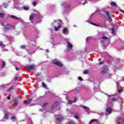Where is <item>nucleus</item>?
<instances>
[{
    "instance_id": "f3484780",
    "label": "nucleus",
    "mask_w": 124,
    "mask_h": 124,
    "mask_svg": "<svg viewBox=\"0 0 124 124\" xmlns=\"http://www.w3.org/2000/svg\"><path fill=\"white\" fill-rule=\"evenodd\" d=\"M105 13L107 15V16L108 17V19H109V20H110V21H112V15H111V14H110V13H109V12L108 11H106Z\"/></svg>"
},
{
    "instance_id": "a878e982",
    "label": "nucleus",
    "mask_w": 124,
    "mask_h": 124,
    "mask_svg": "<svg viewBox=\"0 0 124 124\" xmlns=\"http://www.w3.org/2000/svg\"><path fill=\"white\" fill-rule=\"evenodd\" d=\"M87 1H88V0H81L80 3L83 4V5H85V4L88 2Z\"/></svg>"
},
{
    "instance_id": "5fc2aeb1",
    "label": "nucleus",
    "mask_w": 124,
    "mask_h": 124,
    "mask_svg": "<svg viewBox=\"0 0 124 124\" xmlns=\"http://www.w3.org/2000/svg\"><path fill=\"white\" fill-rule=\"evenodd\" d=\"M16 70L18 71V70H20V68H18V67L16 66Z\"/></svg>"
},
{
    "instance_id": "69168bd1",
    "label": "nucleus",
    "mask_w": 124,
    "mask_h": 124,
    "mask_svg": "<svg viewBox=\"0 0 124 124\" xmlns=\"http://www.w3.org/2000/svg\"><path fill=\"white\" fill-rule=\"evenodd\" d=\"M120 107H123V104H120Z\"/></svg>"
},
{
    "instance_id": "c03bdc74",
    "label": "nucleus",
    "mask_w": 124,
    "mask_h": 124,
    "mask_svg": "<svg viewBox=\"0 0 124 124\" xmlns=\"http://www.w3.org/2000/svg\"><path fill=\"white\" fill-rule=\"evenodd\" d=\"M74 118H75V119H76L77 120H78L79 119V115H76L74 116Z\"/></svg>"
},
{
    "instance_id": "774afa93",
    "label": "nucleus",
    "mask_w": 124,
    "mask_h": 124,
    "mask_svg": "<svg viewBox=\"0 0 124 124\" xmlns=\"http://www.w3.org/2000/svg\"><path fill=\"white\" fill-rule=\"evenodd\" d=\"M117 85H119V83L118 82L117 83Z\"/></svg>"
},
{
    "instance_id": "338daca9",
    "label": "nucleus",
    "mask_w": 124,
    "mask_h": 124,
    "mask_svg": "<svg viewBox=\"0 0 124 124\" xmlns=\"http://www.w3.org/2000/svg\"><path fill=\"white\" fill-rule=\"evenodd\" d=\"M66 21H67L68 22V19L66 18Z\"/></svg>"
},
{
    "instance_id": "dca6fc26",
    "label": "nucleus",
    "mask_w": 124,
    "mask_h": 124,
    "mask_svg": "<svg viewBox=\"0 0 124 124\" xmlns=\"http://www.w3.org/2000/svg\"><path fill=\"white\" fill-rule=\"evenodd\" d=\"M62 6H64L66 9H69V8H70V5L65 3V2H63L62 4Z\"/></svg>"
},
{
    "instance_id": "680f3d73",
    "label": "nucleus",
    "mask_w": 124,
    "mask_h": 124,
    "mask_svg": "<svg viewBox=\"0 0 124 124\" xmlns=\"http://www.w3.org/2000/svg\"><path fill=\"white\" fill-rule=\"evenodd\" d=\"M120 11H121V12H123V13H124V11L123 10H120Z\"/></svg>"
},
{
    "instance_id": "72a5a7b5",
    "label": "nucleus",
    "mask_w": 124,
    "mask_h": 124,
    "mask_svg": "<svg viewBox=\"0 0 124 124\" xmlns=\"http://www.w3.org/2000/svg\"><path fill=\"white\" fill-rule=\"evenodd\" d=\"M26 47L27 46H26L25 45H22L20 46L21 49H23L24 50H25V49H26Z\"/></svg>"
},
{
    "instance_id": "e2e57ef3",
    "label": "nucleus",
    "mask_w": 124,
    "mask_h": 124,
    "mask_svg": "<svg viewBox=\"0 0 124 124\" xmlns=\"http://www.w3.org/2000/svg\"><path fill=\"white\" fill-rule=\"evenodd\" d=\"M45 51H46V53H48V52H49V50L48 49H46Z\"/></svg>"
},
{
    "instance_id": "9b49d317",
    "label": "nucleus",
    "mask_w": 124,
    "mask_h": 124,
    "mask_svg": "<svg viewBox=\"0 0 124 124\" xmlns=\"http://www.w3.org/2000/svg\"><path fill=\"white\" fill-rule=\"evenodd\" d=\"M34 67H35V65L32 64V65H27L25 66V69H28L30 71L31 70H34Z\"/></svg>"
},
{
    "instance_id": "b1692460",
    "label": "nucleus",
    "mask_w": 124,
    "mask_h": 124,
    "mask_svg": "<svg viewBox=\"0 0 124 124\" xmlns=\"http://www.w3.org/2000/svg\"><path fill=\"white\" fill-rule=\"evenodd\" d=\"M31 99H28L24 101V104H30V103H31Z\"/></svg>"
},
{
    "instance_id": "4d7b16f0",
    "label": "nucleus",
    "mask_w": 124,
    "mask_h": 124,
    "mask_svg": "<svg viewBox=\"0 0 124 124\" xmlns=\"http://www.w3.org/2000/svg\"><path fill=\"white\" fill-rule=\"evenodd\" d=\"M104 112H102V113L100 114V116H104Z\"/></svg>"
},
{
    "instance_id": "79ce46f5",
    "label": "nucleus",
    "mask_w": 124,
    "mask_h": 124,
    "mask_svg": "<svg viewBox=\"0 0 124 124\" xmlns=\"http://www.w3.org/2000/svg\"><path fill=\"white\" fill-rule=\"evenodd\" d=\"M23 9L24 10H29L30 8H29V7H23Z\"/></svg>"
},
{
    "instance_id": "cd10ccee",
    "label": "nucleus",
    "mask_w": 124,
    "mask_h": 124,
    "mask_svg": "<svg viewBox=\"0 0 124 124\" xmlns=\"http://www.w3.org/2000/svg\"><path fill=\"white\" fill-rule=\"evenodd\" d=\"M78 100V99H77V97H75L74 98V101L73 102L72 101H71V100H68V103L70 104H72V103H73V102H77Z\"/></svg>"
},
{
    "instance_id": "f257e3e1",
    "label": "nucleus",
    "mask_w": 124,
    "mask_h": 124,
    "mask_svg": "<svg viewBox=\"0 0 124 124\" xmlns=\"http://www.w3.org/2000/svg\"><path fill=\"white\" fill-rule=\"evenodd\" d=\"M35 37L31 36V37L29 39H30V41L28 42L29 45L28 47L31 46V48L27 50V52L29 55H32V54H34L35 51L37 50H40L41 48L38 46L36 45V42H35L36 39Z\"/></svg>"
},
{
    "instance_id": "e433bc0d",
    "label": "nucleus",
    "mask_w": 124,
    "mask_h": 124,
    "mask_svg": "<svg viewBox=\"0 0 124 124\" xmlns=\"http://www.w3.org/2000/svg\"><path fill=\"white\" fill-rule=\"evenodd\" d=\"M0 18H3L4 17V14L0 13Z\"/></svg>"
},
{
    "instance_id": "0e129e2a",
    "label": "nucleus",
    "mask_w": 124,
    "mask_h": 124,
    "mask_svg": "<svg viewBox=\"0 0 124 124\" xmlns=\"http://www.w3.org/2000/svg\"><path fill=\"white\" fill-rule=\"evenodd\" d=\"M103 62H100V63H99V64H103Z\"/></svg>"
},
{
    "instance_id": "4be33fe9",
    "label": "nucleus",
    "mask_w": 124,
    "mask_h": 124,
    "mask_svg": "<svg viewBox=\"0 0 124 124\" xmlns=\"http://www.w3.org/2000/svg\"><path fill=\"white\" fill-rule=\"evenodd\" d=\"M14 103L13 104L14 106H17L18 104V99L16 98L14 99Z\"/></svg>"
},
{
    "instance_id": "f03ea898",
    "label": "nucleus",
    "mask_w": 124,
    "mask_h": 124,
    "mask_svg": "<svg viewBox=\"0 0 124 124\" xmlns=\"http://www.w3.org/2000/svg\"><path fill=\"white\" fill-rule=\"evenodd\" d=\"M15 26L10 24H6V25H5V27L4 28V31H6V32H7L9 31H10V30H15Z\"/></svg>"
},
{
    "instance_id": "393cba45",
    "label": "nucleus",
    "mask_w": 124,
    "mask_h": 124,
    "mask_svg": "<svg viewBox=\"0 0 124 124\" xmlns=\"http://www.w3.org/2000/svg\"><path fill=\"white\" fill-rule=\"evenodd\" d=\"M62 28V25H59L58 27H54V30L55 31H58L60 29Z\"/></svg>"
},
{
    "instance_id": "5701e85b",
    "label": "nucleus",
    "mask_w": 124,
    "mask_h": 124,
    "mask_svg": "<svg viewBox=\"0 0 124 124\" xmlns=\"http://www.w3.org/2000/svg\"><path fill=\"white\" fill-rule=\"evenodd\" d=\"M94 122H95L96 124H99L98 120H97L96 119H93L90 121V124H93V123H94Z\"/></svg>"
},
{
    "instance_id": "412c9836",
    "label": "nucleus",
    "mask_w": 124,
    "mask_h": 124,
    "mask_svg": "<svg viewBox=\"0 0 124 124\" xmlns=\"http://www.w3.org/2000/svg\"><path fill=\"white\" fill-rule=\"evenodd\" d=\"M8 118H9L8 114L7 113H6L3 119H2V121L5 122V121H7V120H8Z\"/></svg>"
},
{
    "instance_id": "4c0bfd02",
    "label": "nucleus",
    "mask_w": 124,
    "mask_h": 124,
    "mask_svg": "<svg viewBox=\"0 0 124 124\" xmlns=\"http://www.w3.org/2000/svg\"><path fill=\"white\" fill-rule=\"evenodd\" d=\"M69 124H74L75 123H74V122L73 121L69 120Z\"/></svg>"
},
{
    "instance_id": "13d9d810",
    "label": "nucleus",
    "mask_w": 124,
    "mask_h": 124,
    "mask_svg": "<svg viewBox=\"0 0 124 124\" xmlns=\"http://www.w3.org/2000/svg\"><path fill=\"white\" fill-rule=\"evenodd\" d=\"M17 79H18V77H16V78H15V81L17 80Z\"/></svg>"
},
{
    "instance_id": "bf43d9fd",
    "label": "nucleus",
    "mask_w": 124,
    "mask_h": 124,
    "mask_svg": "<svg viewBox=\"0 0 124 124\" xmlns=\"http://www.w3.org/2000/svg\"><path fill=\"white\" fill-rule=\"evenodd\" d=\"M90 39V37H87V38H86V41H88V40Z\"/></svg>"
},
{
    "instance_id": "09e8293b",
    "label": "nucleus",
    "mask_w": 124,
    "mask_h": 124,
    "mask_svg": "<svg viewBox=\"0 0 124 124\" xmlns=\"http://www.w3.org/2000/svg\"><path fill=\"white\" fill-rule=\"evenodd\" d=\"M89 71H88L87 70H86L85 71H84V74H87Z\"/></svg>"
},
{
    "instance_id": "de8ad7c7",
    "label": "nucleus",
    "mask_w": 124,
    "mask_h": 124,
    "mask_svg": "<svg viewBox=\"0 0 124 124\" xmlns=\"http://www.w3.org/2000/svg\"><path fill=\"white\" fill-rule=\"evenodd\" d=\"M78 79L79 81H83V78L81 77H78Z\"/></svg>"
},
{
    "instance_id": "8fccbe9b",
    "label": "nucleus",
    "mask_w": 124,
    "mask_h": 124,
    "mask_svg": "<svg viewBox=\"0 0 124 124\" xmlns=\"http://www.w3.org/2000/svg\"><path fill=\"white\" fill-rule=\"evenodd\" d=\"M44 110H45L44 108H40L39 109L40 112H43V111H44Z\"/></svg>"
},
{
    "instance_id": "c756f323",
    "label": "nucleus",
    "mask_w": 124,
    "mask_h": 124,
    "mask_svg": "<svg viewBox=\"0 0 124 124\" xmlns=\"http://www.w3.org/2000/svg\"><path fill=\"white\" fill-rule=\"evenodd\" d=\"M11 120L13 122H17V118H16V117L15 116L12 117Z\"/></svg>"
},
{
    "instance_id": "39448f33",
    "label": "nucleus",
    "mask_w": 124,
    "mask_h": 124,
    "mask_svg": "<svg viewBox=\"0 0 124 124\" xmlns=\"http://www.w3.org/2000/svg\"><path fill=\"white\" fill-rule=\"evenodd\" d=\"M61 23H62V20H55L54 22L51 23L52 26H53V27H57V26H61Z\"/></svg>"
},
{
    "instance_id": "9d476101",
    "label": "nucleus",
    "mask_w": 124,
    "mask_h": 124,
    "mask_svg": "<svg viewBox=\"0 0 124 124\" xmlns=\"http://www.w3.org/2000/svg\"><path fill=\"white\" fill-rule=\"evenodd\" d=\"M35 15H36L37 19H40L39 21H37V23H41V22L42 21L41 19H43V16H41L40 13L37 11L36 12Z\"/></svg>"
},
{
    "instance_id": "ddd939ff",
    "label": "nucleus",
    "mask_w": 124,
    "mask_h": 124,
    "mask_svg": "<svg viewBox=\"0 0 124 124\" xmlns=\"http://www.w3.org/2000/svg\"><path fill=\"white\" fill-rule=\"evenodd\" d=\"M60 105V102H56L54 104V105H53L51 106V108H50V111H53V110H54V109H55V108H56V107H57V106H58V105Z\"/></svg>"
},
{
    "instance_id": "1a4fd4ad",
    "label": "nucleus",
    "mask_w": 124,
    "mask_h": 124,
    "mask_svg": "<svg viewBox=\"0 0 124 124\" xmlns=\"http://www.w3.org/2000/svg\"><path fill=\"white\" fill-rule=\"evenodd\" d=\"M52 62L59 67H62V64L61 62H58L57 60H53Z\"/></svg>"
},
{
    "instance_id": "58836bf2",
    "label": "nucleus",
    "mask_w": 124,
    "mask_h": 124,
    "mask_svg": "<svg viewBox=\"0 0 124 124\" xmlns=\"http://www.w3.org/2000/svg\"><path fill=\"white\" fill-rule=\"evenodd\" d=\"M42 85H43V87L45 88H47V86H46V84H45V83L42 82Z\"/></svg>"
},
{
    "instance_id": "bb28decb",
    "label": "nucleus",
    "mask_w": 124,
    "mask_h": 124,
    "mask_svg": "<svg viewBox=\"0 0 124 124\" xmlns=\"http://www.w3.org/2000/svg\"><path fill=\"white\" fill-rule=\"evenodd\" d=\"M73 91L76 93H78L79 92H80V87H78L76 89H74Z\"/></svg>"
},
{
    "instance_id": "423d86ee",
    "label": "nucleus",
    "mask_w": 124,
    "mask_h": 124,
    "mask_svg": "<svg viewBox=\"0 0 124 124\" xmlns=\"http://www.w3.org/2000/svg\"><path fill=\"white\" fill-rule=\"evenodd\" d=\"M102 40L101 41V44H102V46L104 47H107V45H106V40H108L109 38L107 37L104 36L102 37Z\"/></svg>"
},
{
    "instance_id": "a211bd4d",
    "label": "nucleus",
    "mask_w": 124,
    "mask_h": 124,
    "mask_svg": "<svg viewBox=\"0 0 124 124\" xmlns=\"http://www.w3.org/2000/svg\"><path fill=\"white\" fill-rule=\"evenodd\" d=\"M63 33L65 35H67L68 34V29L67 28H65L63 30Z\"/></svg>"
},
{
    "instance_id": "ea45409f",
    "label": "nucleus",
    "mask_w": 124,
    "mask_h": 124,
    "mask_svg": "<svg viewBox=\"0 0 124 124\" xmlns=\"http://www.w3.org/2000/svg\"><path fill=\"white\" fill-rule=\"evenodd\" d=\"M48 105V103H45L43 105L42 107H46Z\"/></svg>"
},
{
    "instance_id": "6e6d98bb",
    "label": "nucleus",
    "mask_w": 124,
    "mask_h": 124,
    "mask_svg": "<svg viewBox=\"0 0 124 124\" xmlns=\"http://www.w3.org/2000/svg\"><path fill=\"white\" fill-rule=\"evenodd\" d=\"M68 72L64 71L63 72L62 74H68Z\"/></svg>"
},
{
    "instance_id": "3c124183",
    "label": "nucleus",
    "mask_w": 124,
    "mask_h": 124,
    "mask_svg": "<svg viewBox=\"0 0 124 124\" xmlns=\"http://www.w3.org/2000/svg\"><path fill=\"white\" fill-rule=\"evenodd\" d=\"M0 24L1 26H2V27H4V22H0Z\"/></svg>"
},
{
    "instance_id": "7ed1b4c3",
    "label": "nucleus",
    "mask_w": 124,
    "mask_h": 124,
    "mask_svg": "<svg viewBox=\"0 0 124 124\" xmlns=\"http://www.w3.org/2000/svg\"><path fill=\"white\" fill-rule=\"evenodd\" d=\"M91 24H92V25H93V26H96V27H99V28H104L105 29H108V25H107V23H106V21H104L102 22L99 25L92 22L91 23Z\"/></svg>"
},
{
    "instance_id": "aec40b11",
    "label": "nucleus",
    "mask_w": 124,
    "mask_h": 124,
    "mask_svg": "<svg viewBox=\"0 0 124 124\" xmlns=\"http://www.w3.org/2000/svg\"><path fill=\"white\" fill-rule=\"evenodd\" d=\"M81 107H82V108L84 109V110H85V111H86V112H87V113H88V114H90V108L85 106H82Z\"/></svg>"
},
{
    "instance_id": "2eb2a0df",
    "label": "nucleus",
    "mask_w": 124,
    "mask_h": 124,
    "mask_svg": "<svg viewBox=\"0 0 124 124\" xmlns=\"http://www.w3.org/2000/svg\"><path fill=\"white\" fill-rule=\"evenodd\" d=\"M55 118L57 120L58 122H59V123H61L62 121L63 120V118H62V115H55Z\"/></svg>"
},
{
    "instance_id": "864d4df0",
    "label": "nucleus",
    "mask_w": 124,
    "mask_h": 124,
    "mask_svg": "<svg viewBox=\"0 0 124 124\" xmlns=\"http://www.w3.org/2000/svg\"><path fill=\"white\" fill-rule=\"evenodd\" d=\"M123 92V89H119L118 90V92L121 93H122Z\"/></svg>"
},
{
    "instance_id": "f704fd0d",
    "label": "nucleus",
    "mask_w": 124,
    "mask_h": 124,
    "mask_svg": "<svg viewBox=\"0 0 124 124\" xmlns=\"http://www.w3.org/2000/svg\"><path fill=\"white\" fill-rule=\"evenodd\" d=\"M111 31H112L111 32L112 34H114V33H115V28H112L111 29Z\"/></svg>"
},
{
    "instance_id": "c9c22d12",
    "label": "nucleus",
    "mask_w": 124,
    "mask_h": 124,
    "mask_svg": "<svg viewBox=\"0 0 124 124\" xmlns=\"http://www.w3.org/2000/svg\"><path fill=\"white\" fill-rule=\"evenodd\" d=\"M3 6L4 7V8H7V7H8V4L4 3V4H3Z\"/></svg>"
},
{
    "instance_id": "0eeeda50",
    "label": "nucleus",
    "mask_w": 124,
    "mask_h": 124,
    "mask_svg": "<svg viewBox=\"0 0 124 124\" xmlns=\"http://www.w3.org/2000/svg\"><path fill=\"white\" fill-rule=\"evenodd\" d=\"M109 71V69L108 68V67L107 66L105 65L103 67V69L101 71V74H106L107 73H108Z\"/></svg>"
},
{
    "instance_id": "7c9ffc66",
    "label": "nucleus",
    "mask_w": 124,
    "mask_h": 124,
    "mask_svg": "<svg viewBox=\"0 0 124 124\" xmlns=\"http://www.w3.org/2000/svg\"><path fill=\"white\" fill-rule=\"evenodd\" d=\"M34 17V15L33 14H31L30 16V21H32V20H33V18Z\"/></svg>"
},
{
    "instance_id": "a18cd8bd",
    "label": "nucleus",
    "mask_w": 124,
    "mask_h": 124,
    "mask_svg": "<svg viewBox=\"0 0 124 124\" xmlns=\"http://www.w3.org/2000/svg\"><path fill=\"white\" fill-rule=\"evenodd\" d=\"M36 4H37L36 2H35V1L32 2V5H33V6H36Z\"/></svg>"
},
{
    "instance_id": "473e14b6",
    "label": "nucleus",
    "mask_w": 124,
    "mask_h": 124,
    "mask_svg": "<svg viewBox=\"0 0 124 124\" xmlns=\"http://www.w3.org/2000/svg\"><path fill=\"white\" fill-rule=\"evenodd\" d=\"M14 89V86H11L8 89V92H10L12 91V90Z\"/></svg>"
},
{
    "instance_id": "603ef678",
    "label": "nucleus",
    "mask_w": 124,
    "mask_h": 124,
    "mask_svg": "<svg viewBox=\"0 0 124 124\" xmlns=\"http://www.w3.org/2000/svg\"><path fill=\"white\" fill-rule=\"evenodd\" d=\"M11 96V94H10L7 97V99H8L9 100H10V96Z\"/></svg>"
},
{
    "instance_id": "6ab92c4d",
    "label": "nucleus",
    "mask_w": 124,
    "mask_h": 124,
    "mask_svg": "<svg viewBox=\"0 0 124 124\" xmlns=\"http://www.w3.org/2000/svg\"><path fill=\"white\" fill-rule=\"evenodd\" d=\"M67 46H68V48H67V51H70V50H71V49H72V47H73V46H72V44H70V43H69V42H67Z\"/></svg>"
},
{
    "instance_id": "c85d7f7f",
    "label": "nucleus",
    "mask_w": 124,
    "mask_h": 124,
    "mask_svg": "<svg viewBox=\"0 0 124 124\" xmlns=\"http://www.w3.org/2000/svg\"><path fill=\"white\" fill-rule=\"evenodd\" d=\"M5 62L4 61H2L1 62V67L2 68H4L5 67Z\"/></svg>"
},
{
    "instance_id": "20e7f679",
    "label": "nucleus",
    "mask_w": 124,
    "mask_h": 124,
    "mask_svg": "<svg viewBox=\"0 0 124 124\" xmlns=\"http://www.w3.org/2000/svg\"><path fill=\"white\" fill-rule=\"evenodd\" d=\"M107 95L108 96V100L107 103V105L108 106H110L109 104H110V103H112L113 101H116L117 99H116V98L114 97V95H111L110 96L108 95Z\"/></svg>"
},
{
    "instance_id": "a19ab883",
    "label": "nucleus",
    "mask_w": 124,
    "mask_h": 124,
    "mask_svg": "<svg viewBox=\"0 0 124 124\" xmlns=\"http://www.w3.org/2000/svg\"><path fill=\"white\" fill-rule=\"evenodd\" d=\"M0 47H4L5 46L2 44V42H0Z\"/></svg>"
},
{
    "instance_id": "052dcab7",
    "label": "nucleus",
    "mask_w": 124,
    "mask_h": 124,
    "mask_svg": "<svg viewBox=\"0 0 124 124\" xmlns=\"http://www.w3.org/2000/svg\"><path fill=\"white\" fill-rule=\"evenodd\" d=\"M50 31H51V32H53V29H52V28L50 29Z\"/></svg>"
},
{
    "instance_id": "37998d69",
    "label": "nucleus",
    "mask_w": 124,
    "mask_h": 124,
    "mask_svg": "<svg viewBox=\"0 0 124 124\" xmlns=\"http://www.w3.org/2000/svg\"><path fill=\"white\" fill-rule=\"evenodd\" d=\"M94 92H95L96 93L97 92H99V89L98 88H94Z\"/></svg>"
},
{
    "instance_id": "49530a36",
    "label": "nucleus",
    "mask_w": 124,
    "mask_h": 124,
    "mask_svg": "<svg viewBox=\"0 0 124 124\" xmlns=\"http://www.w3.org/2000/svg\"><path fill=\"white\" fill-rule=\"evenodd\" d=\"M28 124H33L31 120H29L28 122Z\"/></svg>"
},
{
    "instance_id": "6e6552de",
    "label": "nucleus",
    "mask_w": 124,
    "mask_h": 124,
    "mask_svg": "<svg viewBox=\"0 0 124 124\" xmlns=\"http://www.w3.org/2000/svg\"><path fill=\"white\" fill-rule=\"evenodd\" d=\"M116 123L117 124H124V117H118L116 119Z\"/></svg>"
},
{
    "instance_id": "f8f14e48",
    "label": "nucleus",
    "mask_w": 124,
    "mask_h": 124,
    "mask_svg": "<svg viewBox=\"0 0 124 124\" xmlns=\"http://www.w3.org/2000/svg\"><path fill=\"white\" fill-rule=\"evenodd\" d=\"M112 113V108L109 107H107L106 110L105 115H110Z\"/></svg>"
},
{
    "instance_id": "4468645a",
    "label": "nucleus",
    "mask_w": 124,
    "mask_h": 124,
    "mask_svg": "<svg viewBox=\"0 0 124 124\" xmlns=\"http://www.w3.org/2000/svg\"><path fill=\"white\" fill-rule=\"evenodd\" d=\"M10 18H12V19H13V20H16V21H21V18L17 17V16H14V15H10L9 16Z\"/></svg>"
},
{
    "instance_id": "2f4dec72",
    "label": "nucleus",
    "mask_w": 124,
    "mask_h": 124,
    "mask_svg": "<svg viewBox=\"0 0 124 124\" xmlns=\"http://www.w3.org/2000/svg\"><path fill=\"white\" fill-rule=\"evenodd\" d=\"M111 5H112V6H117V3H116V2H115L114 1H112L111 2Z\"/></svg>"
}]
</instances>
